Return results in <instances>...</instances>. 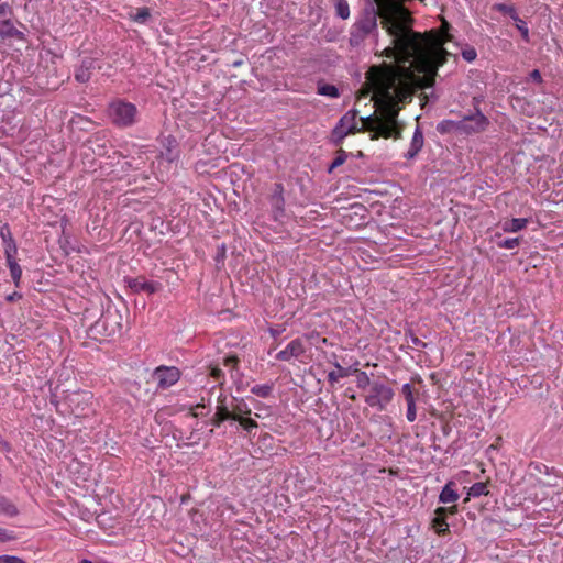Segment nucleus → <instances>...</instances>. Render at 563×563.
<instances>
[{
	"label": "nucleus",
	"instance_id": "obj_36",
	"mask_svg": "<svg viewBox=\"0 0 563 563\" xmlns=\"http://www.w3.org/2000/svg\"><path fill=\"white\" fill-rule=\"evenodd\" d=\"M238 422L249 432L258 427L257 422L251 418L243 417Z\"/></svg>",
	"mask_w": 563,
	"mask_h": 563
},
{
	"label": "nucleus",
	"instance_id": "obj_7",
	"mask_svg": "<svg viewBox=\"0 0 563 563\" xmlns=\"http://www.w3.org/2000/svg\"><path fill=\"white\" fill-rule=\"evenodd\" d=\"M152 377L156 382L157 389L165 390L179 382L181 372L176 366L161 365L153 371Z\"/></svg>",
	"mask_w": 563,
	"mask_h": 563
},
{
	"label": "nucleus",
	"instance_id": "obj_3",
	"mask_svg": "<svg viewBox=\"0 0 563 563\" xmlns=\"http://www.w3.org/2000/svg\"><path fill=\"white\" fill-rule=\"evenodd\" d=\"M107 115L113 125L126 129L137 122L139 110L132 102L124 99H114L108 106Z\"/></svg>",
	"mask_w": 563,
	"mask_h": 563
},
{
	"label": "nucleus",
	"instance_id": "obj_12",
	"mask_svg": "<svg viewBox=\"0 0 563 563\" xmlns=\"http://www.w3.org/2000/svg\"><path fill=\"white\" fill-rule=\"evenodd\" d=\"M0 238L2 240L4 246V256L5 258L16 257L18 255V245L12 235L11 229L8 223H4L0 228Z\"/></svg>",
	"mask_w": 563,
	"mask_h": 563
},
{
	"label": "nucleus",
	"instance_id": "obj_24",
	"mask_svg": "<svg viewBox=\"0 0 563 563\" xmlns=\"http://www.w3.org/2000/svg\"><path fill=\"white\" fill-rule=\"evenodd\" d=\"M333 365L338 371H332L328 374V380L332 385L338 383L340 378L349 376L351 373L349 368L342 367L336 361L333 363Z\"/></svg>",
	"mask_w": 563,
	"mask_h": 563
},
{
	"label": "nucleus",
	"instance_id": "obj_6",
	"mask_svg": "<svg viewBox=\"0 0 563 563\" xmlns=\"http://www.w3.org/2000/svg\"><path fill=\"white\" fill-rule=\"evenodd\" d=\"M489 125V120L484 115L479 109H476L474 113L464 115L460 120V134L472 135L484 132Z\"/></svg>",
	"mask_w": 563,
	"mask_h": 563
},
{
	"label": "nucleus",
	"instance_id": "obj_13",
	"mask_svg": "<svg viewBox=\"0 0 563 563\" xmlns=\"http://www.w3.org/2000/svg\"><path fill=\"white\" fill-rule=\"evenodd\" d=\"M456 506L451 507H439L434 511V517L432 519V527L437 530L438 533H444L449 530V523L445 518L448 514H455Z\"/></svg>",
	"mask_w": 563,
	"mask_h": 563
},
{
	"label": "nucleus",
	"instance_id": "obj_42",
	"mask_svg": "<svg viewBox=\"0 0 563 563\" xmlns=\"http://www.w3.org/2000/svg\"><path fill=\"white\" fill-rule=\"evenodd\" d=\"M238 364H239V358L234 355L232 356H227L224 358V366L229 367L231 369V374L233 375V371L236 369L238 367Z\"/></svg>",
	"mask_w": 563,
	"mask_h": 563
},
{
	"label": "nucleus",
	"instance_id": "obj_15",
	"mask_svg": "<svg viewBox=\"0 0 563 563\" xmlns=\"http://www.w3.org/2000/svg\"><path fill=\"white\" fill-rule=\"evenodd\" d=\"M0 38H16L19 41H25V34L19 31L10 19L0 21Z\"/></svg>",
	"mask_w": 563,
	"mask_h": 563
},
{
	"label": "nucleus",
	"instance_id": "obj_10",
	"mask_svg": "<svg viewBox=\"0 0 563 563\" xmlns=\"http://www.w3.org/2000/svg\"><path fill=\"white\" fill-rule=\"evenodd\" d=\"M96 69V59L92 57H84L79 65L74 69V78L79 84H87Z\"/></svg>",
	"mask_w": 563,
	"mask_h": 563
},
{
	"label": "nucleus",
	"instance_id": "obj_27",
	"mask_svg": "<svg viewBox=\"0 0 563 563\" xmlns=\"http://www.w3.org/2000/svg\"><path fill=\"white\" fill-rule=\"evenodd\" d=\"M273 388H274V384L273 383H269V384H263V385H255L251 388V393L258 396V397H262V398H267L268 396H271L272 391H273Z\"/></svg>",
	"mask_w": 563,
	"mask_h": 563
},
{
	"label": "nucleus",
	"instance_id": "obj_50",
	"mask_svg": "<svg viewBox=\"0 0 563 563\" xmlns=\"http://www.w3.org/2000/svg\"><path fill=\"white\" fill-rule=\"evenodd\" d=\"M97 153H98L99 155H103V154L106 153V144L98 145Z\"/></svg>",
	"mask_w": 563,
	"mask_h": 563
},
{
	"label": "nucleus",
	"instance_id": "obj_40",
	"mask_svg": "<svg viewBox=\"0 0 563 563\" xmlns=\"http://www.w3.org/2000/svg\"><path fill=\"white\" fill-rule=\"evenodd\" d=\"M12 15V9L9 4H0V21L10 20Z\"/></svg>",
	"mask_w": 563,
	"mask_h": 563
},
{
	"label": "nucleus",
	"instance_id": "obj_19",
	"mask_svg": "<svg viewBox=\"0 0 563 563\" xmlns=\"http://www.w3.org/2000/svg\"><path fill=\"white\" fill-rule=\"evenodd\" d=\"M528 222L529 221L527 218H512V219L504 221L501 223V228H503L504 232L515 233V232H519L522 229H525L527 227Z\"/></svg>",
	"mask_w": 563,
	"mask_h": 563
},
{
	"label": "nucleus",
	"instance_id": "obj_16",
	"mask_svg": "<svg viewBox=\"0 0 563 563\" xmlns=\"http://www.w3.org/2000/svg\"><path fill=\"white\" fill-rule=\"evenodd\" d=\"M177 146H178V144H177L176 139L172 137V136H167L163 141L164 151H162V153H161L162 158H164L168 163H173V162L177 161L178 156H179Z\"/></svg>",
	"mask_w": 563,
	"mask_h": 563
},
{
	"label": "nucleus",
	"instance_id": "obj_8",
	"mask_svg": "<svg viewBox=\"0 0 563 563\" xmlns=\"http://www.w3.org/2000/svg\"><path fill=\"white\" fill-rule=\"evenodd\" d=\"M273 218L278 221L285 216L284 186L282 183L274 184L273 192L269 196Z\"/></svg>",
	"mask_w": 563,
	"mask_h": 563
},
{
	"label": "nucleus",
	"instance_id": "obj_1",
	"mask_svg": "<svg viewBox=\"0 0 563 563\" xmlns=\"http://www.w3.org/2000/svg\"><path fill=\"white\" fill-rule=\"evenodd\" d=\"M406 64H383L380 67H372L369 70V80L379 114L362 118L361 130L373 132L372 140L400 137L397 128L399 102L411 96V86L417 80L420 81L421 87L427 88L423 81L424 76L417 79L411 69L413 64L410 66Z\"/></svg>",
	"mask_w": 563,
	"mask_h": 563
},
{
	"label": "nucleus",
	"instance_id": "obj_38",
	"mask_svg": "<svg viewBox=\"0 0 563 563\" xmlns=\"http://www.w3.org/2000/svg\"><path fill=\"white\" fill-rule=\"evenodd\" d=\"M151 16L147 8L137 9V12L134 16V21L137 23H145Z\"/></svg>",
	"mask_w": 563,
	"mask_h": 563
},
{
	"label": "nucleus",
	"instance_id": "obj_9",
	"mask_svg": "<svg viewBox=\"0 0 563 563\" xmlns=\"http://www.w3.org/2000/svg\"><path fill=\"white\" fill-rule=\"evenodd\" d=\"M128 287L136 294L145 292L148 295L155 294L162 288L161 283L147 280L144 277L128 278Z\"/></svg>",
	"mask_w": 563,
	"mask_h": 563
},
{
	"label": "nucleus",
	"instance_id": "obj_39",
	"mask_svg": "<svg viewBox=\"0 0 563 563\" xmlns=\"http://www.w3.org/2000/svg\"><path fill=\"white\" fill-rule=\"evenodd\" d=\"M462 57L468 63L474 62L477 57L476 49L474 47H466L462 51Z\"/></svg>",
	"mask_w": 563,
	"mask_h": 563
},
{
	"label": "nucleus",
	"instance_id": "obj_37",
	"mask_svg": "<svg viewBox=\"0 0 563 563\" xmlns=\"http://www.w3.org/2000/svg\"><path fill=\"white\" fill-rule=\"evenodd\" d=\"M16 539L14 531L0 528V543H5Z\"/></svg>",
	"mask_w": 563,
	"mask_h": 563
},
{
	"label": "nucleus",
	"instance_id": "obj_29",
	"mask_svg": "<svg viewBox=\"0 0 563 563\" xmlns=\"http://www.w3.org/2000/svg\"><path fill=\"white\" fill-rule=\"evenodd\" d=\"M335 13L339 18L346 20L350 16V7L346 0H334Z\"/></svg>",
	"mask_w": 563,
	"mask_h": 563
},
{
	"label": "nucleus",
	"instance_id": "obj_30",
	"mask_svg": "<svg viewBox=\"0 0 563 563\" xmlns=\"http://www.w3.org/2000/svg\"><path fill=\"white\" fill-rule=\"evenodd\" d=\"M495 11H498L504 14H508L512 20H518V13L514 5H509L506 3H496L493 5Z\"/></svg>",
	"mask_w": 563,
	"mask_h": 563
},
{
	"label": "nucleus",
	"instance_id": "obj_45",
	"mask_svg": "<svg viewBox=\"0 0 563 563\" xmlns=\"http://www.w3.org/2000/svg\"><path fill=\"white\" fill-rule=\"evenodd\" d=\"M406 418L409 422H413L417 419L416 404L407 406Z\"/></svg>",
	"mask_w": 563,
	"mask_h": 563
},
{
	"label": "nucleus",
	"instance_id": "obj_20",
	"mask_svg": "<svg viewBox=\"0 0 563 563\" xmlns=\"http://www.w3.org/2000/svg\"><path fill=\"white\" fill-rule=\"evenodd\" d=\"M440 134L456 133L460 134V120H442L437 125Z\"/></svg>",
	"mask_w": 563,
	"mask_h": 563
},
{
	"label": "nucleus",
	"instance_id": "obj_21",
	"mask_svg": "<svg viewBox=\"0 0 563 563\" xmlns=\"http://www.w3.org/2000/svg\"><path fill=\"white\" fill-rule=\"evenodd\" d=\"M7 265L10 271L11 278L16 287L20 286L21 277H22V268L16 262V257L5 258Z\"/></svg>",
	"mask_w": 563,
	"mask_h": 563
},
{
	"label": "nucleus",
	"instance_id": "obj_31",
	"mask_svg": "<svg viewBox=\"0 0 563 563\" xmlns=\"http://www.w3.org/2000/svg\"><path fill=\"white\" fill-rule=\"evenodd\" d=\"M354 373H356V385L360 389H368L371 387V382L368 375L365 372H360L358 369H354Z\"/></svg>",
	"mask_w": 563,
	"mask_h": 563
},
{
	"label": "nucleus",
	"instance_id": "obj_51",
	"mask_svg": "<svg viewBox=\"0 0 563 563\" xmlns=\"http://www.w3.org/2000/svg\"><path fill=\"white\" fill-rule=\"evenodd\" d=\"M269 332H271L273 338H277L280 334V331L274 330V329H271Z\"/></svg>",
	"mask_w": 563,
	"mask_h": 563
},
{
	"label": "nucleus",
	"instance_id": "obj_23",
	"mask_svg": "<svg viewBox=\"0 0 563 563\" xmlns=\"http://www.w3.org/2000/svg\"><path fill=\"white\" fill-rule=\"evenodd\" d=\"M235 401L236 402L234 405H232L230 410H231V415L235 416V418H233V420L238 421L241 418H243V416L250 415L251 408L247 406V404L243 399H240V400L235 399Z\"/></svg>",
	"mask_w": 563,
	"mask_h": 563
},
{
	"label": "nucleus",
	"instance_id": "obj_14",
	"mask_svg": "<svg viewBox=\"0 0 563 563\" xmlns=\"http://www.w3.org/2000/svg\"><path fill=\"white\" fill-rule=\"evenodd\" d=\"M423 144H424L423 132H422L421 128L419 125H417L415 129L411 142H410V145H409V150L405 154V157L407 159L415 158L418 155V153L422 150Z\"/></svg>",
	"mask_w": 563,
	"mask_h": 563
},
{
	"label": "nucleus",
	"instance_id": "obj_44",
	"mask_svg": "<svg viewBox=\"0 0 563 563\" xmlns=\"http://www.w3.org/2000/svg\"><path fill=\"white\" fill-rule=\"evenodd\" d=\"M90 399H91V394L87 393V391H82V393L74 394L73 397L70 398V402H75L76 400L89 401Z\"/></svg>",
	"mask_w": 563,
	"mask_h": 563
},
{
	"label": "nucleus",
	"instance_id": "obj_11",
	"mask_svg": "<svg viewBox=\"0 0 563 563\" xmlns=\"http://www.w3.org/2000/svg\"><path fill=\"white\" fill-rule=\"evenodd\" d=\"M306 352L305 344L301 339L297 338L290 341L287 346L276 354L278 361H290L291 358H299Z\"/></svg>",
	"mask_w": 563,
	"mask_h": 563
},
{
	"label": "nucleus",
	"instance_id": "obj_5",
	"mask_svg": "<svg viewBox=\"0 0 563 563\" xmlns=\"http://www.w3.org/2000/svg\"><path fill=\"white\" fill-rule=\"evenodd\" d=\"M356 110H350L338 121L330 135L333 145L339 146L349 134L362 131L356 129Z\"/></svg>",
	"mask_w": 563,
	"mask_h": 563
},
{
	"label": "nucleus",
	"instance_id": "obj_34",
	"mask_svg": "<svg viewBox=\"0 0 563 563\" xmlns=\"http://www.w3.org/2000/svg\"><path fill=\"white\" fill-rule=\"evenodd\" d=\"M514 21L516 22V27L520 32L522 40L528 43L530 41V36H529V29H528L526 22L523 20H521L519 16H518V20H514Z\"/></svg>",
	"mask_w": 563,
	"mask_h": 563
},
{
	"label": "nucleus",
	"instance_id": "obj_35",
	"mask_svg": "<svg viewBox=\"0 0 563 563\" xmlns=\"http://www.w3.org/2000/svg\"><path fill=\"white\" fill-rule=\"evenodd\" d=\"M405 338L407 341H410L415 346L426 347L427 343L421 341L411 330L405 332Z\"/></svg>",
	"mask_w": 563,
	"mask_h": 563
},
{
	"label": "nucleus",
	"instance_id": "obj_32",
	"mask_svg": "<svg viewBox=\"0 0 563 563\" xmlns=\"http://www.w3.org/2000/svg\"><path fill=\"white\" fill-rule=\"evenodd\" d=\"M347 156H349V154L344 150L340 148L336 152L335 158L329 166L328 172L332 173L336 167L341 166L346 161Z\"/></svg>",
	"mask_w": 563,
	"mask_h": 563
},
{
	"label": "nucleus",
	"instance_id": "obj_47",
	"mask_svg": "<svg viewBox=\"0 0 563 563\" xmlns=\"http://www.w3.org/2000/svg\"><path fill=\"white\" fill-rule=\"evenodd\" d=\"M225 245L224 244H221L219 247H218V254H217V257H216V261L217 262H220V261H223V258L225 257Z\"/></svg>",
	"mask_w": 563,
	"mask_h": 563
},
{
	"label": "nucleus",
	"instance_id": "obj_46",
	"mask_svg": "<svg viewBox=\"0 0 563 563\" xmlns=\"http://www.w3.org/2000/svg\"><path fill=\"white\" fill-rule=\"evenodd\" d=\"M529 79H531V80H532V81H534V82L541 84V82H542V76H541L540 70H538V69H533V70L529 74Z\"/></svg>",
	"mask_w": 563,
	"mask_h": 563
},
{
	"label": "nucleus",
	"instance_id": "obj_4",
	"mask_svg": "<svg viewBox=\"0 0 563 563\" xmlns=\"http://www.w3.org/2000/svg\"><path fill=\"white\" fill-rule=\"evenodd\" d=\"M395 396L394 389L382 380H374L365 395V402L378 411L387 409Z\"/></svg>",
	"mask_w": 563,
	"mask_h": 563
},
{
	"label": "nucleus",
	"instance_id": "obj_48",
	"mask_svg": "<svg viewBox=\"0 0 563 563\" xmlns=\"http://www.w3.org/2000/svg\"><path fill=\"white\" fill-rule=\"evenodd\" d=\"M21 298H22V295L20 292H18V291H14V292L8 295L5 297V300L9 301V302H12V301L19 300Z\"/></svg>",
	"mask_w": 563,
	"mask_h": 563
},
{
	"label": "nucleus",
	"instance_id": "obj_52",
	"mask_svg": "<svg viewBox=\"0 0 563 563\" xmlns=\"http://www.w3.org/2000/svg\"><path fill=\"white\" fill-rule=\"evenodd\" d=\"M79 563H93V562L88 559H82L81 561H79Z\"/></svg>",
	"mask_w": 563,
	"mask_h": 563
},
{
	"label": "nucleus",
	"instance_id": "obj_28",
	"mask_svg": "<svg viewBox=\"0 0 563 563\" xmlns=\"http://www.w3.org/2000/svg\"><path fill=\"white\" fill-rule=\"evenodd\" d=\"M401 394L406 400L407 406L416 404V391L411 384H404L401 386Z\"/></svg>",
	"mask_w": 563,
	"mask_h": 563
},
{
	"label": "nucleus",
	"instance_id": "obj_33",
	"mask_svg": "<svg viewBox=\"0 0 563 563\" xmlns=\"http://www.w3.org/2000/svg\"><path fill=\"white\" fill-rule=\"evenodd\" d=\"M520 241H521L520 238H509V239L499 241L497 243V246L500 249L512 250L520 244Z\"/></svg>",
	"mask_w": 563,
	"mask_h": 563
},
{
	"label": "nucleus",
	"instance_id": "obj_18",
	"mask_svg": "<svg viewBox=\"0 0 563 563\" xmlns=\"http://www.w3.org/2000/svg\"><path fill=\"white\" fill-rule=\"evenodd\" d=\"M235 416L231 415L230 407L227 405H217L216 412L211 419V423L219 428L224 421L233 420Z\"/></svg>",
	"mask_w": 563,
	"mask_h": 563
},
{
	"label": "nucleus",
	"instance_id": "obj_43",
	"mask_svg": "<svg viewBox=\"0 0 563 563\" xmlns=\"http://www.w3.org/2000/svg\"><path fill=\"white\" fill-rule=\"evenodd\" d=\"M0 563H26V562L19 556L3 554V555H0Z\"/></svg>",
	"mask_w": 563,
	"mask_h": 563
},
{
	"label": "nucleus",
	"instance_id": "obj_17",
	"mask_svg": "<svg viewBox=\"0 0 563 563\" xmlns=\"http://www.w3.org/2000/svg\"><path fill=\"white\" fill-rule=\"evenodd\" d=\"M455 487L456 484L453 481L448 482L439 495V501L442 504L455 503L460 497Z\"/></svg>",
	"mask_w": 563,
	"mask_h": 563
},
{
	"label": "nucleus",
	"instance_id": "obj_41",
	"mask_svg": "<svg viewBox=\"0 0 563 563\" xmlns=\"http://www.w3.org/2000/svg\"><path fill=\"white\" fill-rule=\"evenodd\" d=\"M210 376L214 380L219 382V385H223V383H224V373H223V371L221 368H219V367L211 368Z\"/></svg>",
	"mask_w": 563,
	"mask_h": 563
},
{
	"label": "nucleus",
	"instance_id": "obj_2",
	"mask_svg": "<svg viewBox=\"0 0 563 563\" xmlns=\"http://www.w3.org/2000/svg\"><path fill=\"white\" fill-rule=\"evenodd\" d=\"M122 329V314L112 305L103 309L100 318L88 330L89 336L95 340H107L115 336Z\"/></svg>",
	"mask_w": 563,
	"mask_h": 563
},
{
	"label": "nucleus",
	"instance_id": "obj_53",
	"mask_svg": "<svg viewBox=\"0 0 563 563\" xmlns=\"http://www.w3.org/2000/svg\"><path fill=\"white\" fill-rule=\"evenodd\" d=\"M239 65H241V62H235L234 63V66H239Z\"/></svg>",
	"mask_w": 563,
	"mask_h": 563
},
{
	"label": "nucleus",
	"instance_id": "obj_49",
	"mask_svg": "<svg viewBox=\"0 0 563 563\" xmlns=\"http://www.w3.org/2000/svg\"><path fill=\"white\" fill-rule=\"evenodd\" d=\"M227 396L223 394H220L217 399V405H227Z\"/></svg>",
	"mask_w": 563,
	"mask_h": 563
},
{
	"label": "nucleus",
	"instance_id": "obj_22",
	"mask_svg": "<svg viewBox=\"0 0 563 563\" xmlns=\"http://www.w3.org/2000/svg\"><path fill=\"white\" fill-rule=\"evenodd\" d=\"M19 514L16 506L7 497L0 496V515L13 518Z\"/></svg>",
	"mask_w": 563,
	"mask_h": 563
},
{
	"label": "nucleus",
	"instance_id": "obj_26",
	"mask_svg": "<svg viewBox=\"0 0 563 563\" xmlns=\"http://www.w3.org/2000/svg\"><path fill=\"white\" fill-rule=\"evenodd\" d=\"M317 92L318 95L330 98H338L340 96L339 89L334 85L330 84H319Z\"/></svg>",
	"mask_w": 563,
	"mask_h": 563
},
{
	"label": "nucleus",
	"instance_id": "obj_25",
	"mask_svg": "<svg viewBox=\"0 0 563 563\" xmlns=\"http://www.w3.org/2000/svg\"><path fill=\"white\" fill-rule=\"evenodd\" d=\"M488 494L489 490L487 489V485L483 482H477L468 488L466 500H468L470 497L475 498L481 496H487Z\"/></svg>",
	"mask_w": 563,
	"mask_h": 563
}]
</instances>
